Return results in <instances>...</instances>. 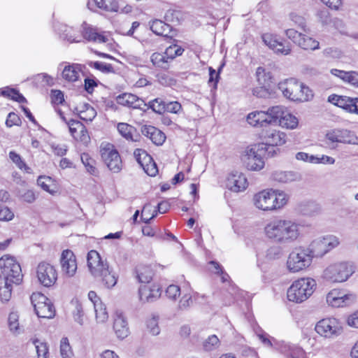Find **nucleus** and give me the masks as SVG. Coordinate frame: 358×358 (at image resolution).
<instances>
[{"label":"nucleus","mask_w":358,"mask_h":358,"mask_svg":"<svg viewBox=\"0 0 358 358\" xmlns=\"http://www.w3.org/2000/svg\"><path fill=\"white\" fill-rule=\"evenodd\" d=\"M355 300V296L345 294L339 290L333 289L327 295V302L332 307H341L349 305Z\"/></svg>","instance_id":"nucleus-16"},{"label":"nucleus","mask_w":358,"mask_h":358,"mask_svg":"<svg viewBox=\"0 0 358 358\" xmlns=\"http://www.w3.org/2000/svg\"><path fill=\"white\" fill-rule=\"evenodd\" d=\"M313 96V94L312 90L307 86L304 85L303 83H300V88H299V98L298 101H307L312 99Z\"/></svg>","instance_id":"nucleus-51"},{"label":"nucleus","mask_w":358,"mask_h":358,"mask_svg":"<svg viewBox=\"0 0 358 358\" xmlns=\"http://www.w3.org/2000/svg\"><path fill=\"white\" fill-rule=\"evenodd\" d=\"M117 101L119 104L135 109H142L145 110L147 103L142 99L133 94L124 93L117 97Z\"/></svg>","instance_id":"nucleus-20"},{"label":"nucleus","mask_w":358,"mask_h":358,"mask_svg":"<svg viewBox=\"0 0 358 358\" xmlns=\"http://www.w3.org/2000/svg\"><path fill=\"white\" fill-rule=\"evenodd\" d=\"M117 131L126 139L134 141L133 135L136 133V129L127 123L120 122L117 124Z\"/></svg>","instance_id":"nucleus-41"},{"label":"nucleus","mask_w":358,"mask_h":358,"mask_svg":"<svg viewBox=\"0 0 358 358\" xmlns=\"http://www.w3.org/2000/svg\"><path fill=\"white\" fill-rule=\"evenodd\" d=\"M36 275L40 283L45 287L52 286L57 279V273L55 267L45 262L38 265Z\"/></svg>","instance_id":"nucleus-15"},{"label":"nucleus","mask_w":358,"mask_h":358,"mask_svg":"<svg viewBox=\"0 0 358 358\" xmlns=\"http://www.w3.org/2000/svg\"><path fill=\"white\" fill-rule=\"evenodd\" d=\"M94 302V311L96 313V319L98 322H104L108 318V315L106 311V306L101 300H96Z\"/></svg>","instance_id":"nucleus-39"},{"label":"nucleus","mask_w":358,"mask_h":358,"mask_svg":"<svg viewBox=\"0 0 358 358\" xmlns=\"http://www.w3.org/2000/svg\"><path fill=\"white\" fill-rule=\"evenodd\" d=\"M355 272L352 264L340 263L329 266L324 271L325 278L334 282H343L347 280Z\"/></svg>","instance_id":"nucleus-12"},{"label":"nucleus","mask_w":358,"mask_h":358,"mask_svg":"<svg viewBox=\"0 0 358 358\" xmlns=\"http://www.w3.org/2000/svg\"><path fill=\"white\" fill-rule=\"evenodd\" d=\"M60 37L71 43H80L82 41V36L73 27L67 25H62L59 29Z\"/></svg>","instance_id":"nucleus-29"},{"label":"nucleus","mask_w":358,"mask_h":358,"mask_svg":"<svg viewBox=\"0 0 358 358\" xmlns=\"http://www.w3.org/2000/svg\"><path fill=\"white\" fill-rule=\"evenodd\" d=\"M298 123V119L285 110L278 124L283 128L294 129L296 128Z\"/></svg>","instance_id":"nucleus-35"},{"label":"nucleus","mask_w":358,"mask_h":358,"mask_svg":"<svg viewBox=\"0 0 358 358\" xmlns=\"http://www.w3.org/2000/svg\"><path fill=\"white\" fill-rule=\"evenodd\" d=\"M193 301L190 293L185 294L179 301L178 307L180 310H186L192 306Z\"/></svg>","instance_id":"nucleus-57"},{"label":"nucleus","mask_w":358,"mask_h":358,"mask_svg":"<svg viewBox=\"0 0 358 358\" xmlns=\"http://www.w3.org/2000/svg\"><path fill=\"white\" fill-rule=\"evenodd\" d=\"M87 266L91 274L99 279L107 289L113 288L117 282L118 276L110 269L107 262H104L96 250L87 254Z\"/></svg>","instance_id":"nucleus-3"},{"label":"nucleus","mask_w":358,"mask_h":358,"mask_svg":"<svg viewBox=\"0 0 358 358\" xmlns=\"http://www.w3.org/2000/svg\"><path fill=\"white\" fill-rule=\"evenodd\" d=\"M184 52V49L178 45H171L168 47L165 50V54L168 57L169 59L172 61L176 57L180 56Z\"/></svg>","instance_id":"nucleus-50"},{"label":"nucleus","mask_w":358,"mask_h":358,"mask_svg":"<svg viewBox=\"0 0 358 358\" xmlns=\"http://www.w3.org/2000/svg\"><path fill=\"white\" fill-rule=\"evenodd\" d=\"M289 199V196L285 192L271 188L255 194L253 196V203L259 210L273 211L283 208Z\"/></svg>","instance_id":"nucleus-4"},{"label":"nucleus","mask_w":358,"mask_h":358,"mask_svg":"<svg viewBox=\"0 0 358 358\" xmlns=\"http://www.w3.org/2000/svg\"><path fill=\"white\" fill-rule=\"evenodd\" d=\"M182 110V106L178 101L166 102L165 112L178 114Z\"/></svg>","instance_id":"nucleus-59"},{"label":"nucleus","mask_w":358,"mask_h":358,"mask_svg":"<svg viewBox=\"0 0 358 358\" xmlns=\"http://www.w3.org/2000/svg\"><path fill=\"white\" fill-rule=\"evenodd\" d=\"M59 352L62 358H72L73 357V350L66 337L62 338L60 341Z\"/></svg>","instance_id":"nucleus-44"},{"label":"nucleus","mask_w":358,"mask_h":358,"mask_svg":"<svg viewBox=\"0 0 358 358\" xmlns=\"http://www.w3.org/2000/svg\"><path fill=\"white\" fill-rule=\"evenodd\" d=\"M328 101L338 107L343 108L350 113H352V112H358L356 108V105L354 103V98L347 96L331 94L329 96Z\"/></svg>","instance_id":"nucleus-21"},{"label":"nucleus","mask_w":358,"mask_h":358,"mask_svg":"<svg viewBox=\"0 0 358 358\" xmlns=\"http://www.w3.org/2000/svg\"><path fill=\"white\" fill-rule=\"evenodd\" d=\"M264 232L271 241L285 246L293 244L299 239L301 226L291 220L277 218L266 223Z\"/></svg>","instance_id":"nucleus-1"},{"label":"nucleus","mask_w":358,"mask_h":358,"mask_svg":"<svg viewBox=\"0 0 358 358\" xmlns=\"http://www.w3.org/2000/svg\"><path fill=\"white\" fill-rule=\"evenodd\" d=\"M81 72V66L77 64H69L64 68L62 76L68 82H76Z\"/></svg>","instance_id":"nucleus-28"},{"label":"nucleus","mask_w":358,"mask_h":358,"mask_svg":"<svg viewBox=\"0 0 358 358\" xmlns=\"http://www.w3.org/2000/svg\"><path fill=\"white\" fill-rule=\"evenodd\" d=\"M31 301L38 317L51 319L55 315V309L51 301L40 292L33 293Z\"/></svg>","instance_id":"nucleus-9"},{"label":"nucleus","mask_w":358,"mask_h":358,"mask_svg":"<svg viewBox=\"0 0 358 358\" xmlns=\"http://www.w3.org/2000/svg\"><path fill=\"white\" fill-rule=\"evenodd\" d=\"M227 186L230 190L239 192L247 188L248 180L243 173L238 171H234L227 177Z\"/></svg>","instance_id":"nucleus-18"},{"label":"nucleus","mask_w":358,"mask_h":358,"mask_svg":"<svg viewBox=\"0 0 358 358\" xmlns=\"http://www.w3.org/2000/svg\"><path fill=\"white\" fill-rule=\"evenodd\" d=\"M285 110V108L282 106H275L268 108L267 110H266V115H268L269 124H278Z\"/></svg>","instance_id":"nucleus-30"},{"label":"nucleus","mask_w":358,"mask_h":358,"mask_svg":"<svg viewBox=\"0 0 358 358\" xmlns=\"http://www.w3.org/2000/svg\"><path fill=\"white\" fill-rule=\"evenodd\" d=\"M262 143L268 157H273L276 153L275 147L281 146L286 143V134L276 129H269L262 134Z\"/></svg>","instance_id":"nucleus-11"},{"label":"nucleus","mask_w":358,"mask_h":358,"mask_svg":"<svg viewBox=\"0 0 358 358\" xmlns=\"http://www.w3.org/2000/svg\"><path fill=\"white\" fill-rule=\"evenodd\" d=\"M93 2L98 8L106 11H118V3L116 0H93Z\"/></svg>","instance_id":"nucleus-42"},{"label":"nucleus","mask_w":358,"mask_h":358,"mask_svg":"<svg viewBox=\"0 0 358 358\" xmlns=\"http://www.w3.org/2000/svg\"><path fill=\"white\" fill-rule=\"evenodd\" d=\"M338 244V238L336 236L330 235L313 241L308 247L306 248L309 250L313 259L314 257L323 256L329 250L336 248Z\"/></svg>","instance_id":"nucleus-10"},{"label":"nucleus","mask_w":358,"mask_h":358,"mask_svg":"<svg viewBox=\"0 0 358 358\" xmlns=\"http://www.w3.org/2000/svg\"><path fill=\"white\" fill-rule=\"evenodd\" d=\"M166 104V102L164 101L162 99L157 98L150 101L145 108H151L155 113L162 114L165 112Z\"/></svg>","instance_id":"nucleus-45"},{"label":"nucleus","mask_w":358,"mask_h":358,"mask_svg":"<svg viewBox=\"0 0 358 358\" xmlns=\"http://www.w3.org/2000/svg\"><path fill=\"white\" fill-rule=\"evenodd\" d=\"M14 217L13 213L7 207L0 204V220L9 221Z\"/></svg>","instance_id":"nucleus-58"},{"label":"nucleus","mask_w":358,"mask_h":358,"mask_svg":"<svg viewBox=\"0 0 358 358\" xmlns=\"http://www.w3.org/2000/svg\"><path fill=\"white\" fill-rule=\"evenodd\" d=\"M166 294L170 299L176 300L180 294V289L178 285H171L166 288Z\"/></svg>","instance_id":"nucleus-56"},{"label":"nucleus","mask_w":358,"mask_h":358,"mask_svg":"<svg viewBox=\"0 0 358 358\" xmlns=\"http://www.w3.org/2000/svg\"><path fill=\"white\" fill-rule=\"evenodd\" d=\"M313 164H334L335 163V159L327 155H322L321 157L315 156V157H312Z\"/></svg>","instance_id":"nucleus-61"},{"label":"nucleus","mask_w":358,"mask_h":358,"mask_svg":"<svg viewBox=\"0 0 358 358\" xmlns=\"http://www.w3.org/2000/svg\"><path fill=\"white\" fill-rule=\"evenodd\" d=\"M150 29L158 36H169L171 31V27L159 20H155L150 24Z\"/></svg>","instance_id":"nucleus-31"},{"label":"nucleus","mask_w":358,"mask_h":358,"mask_svg":"<svg viewBox=\"0 0 358 358\" xmlns=\"http://www.w3.org/2000/svg\"><path fill=\"white\" fill-rule=\"evenodd\" d=\"M316 332L324 338H334L340 335L342 327L336 318H324L319 321L315 328Z\"/></svg>","instance_id":"nucleus-13"},{"label":"nucleus","mask_w":358,"mask_h":358,"mask_svg":"<svg viewBox=\"0 0 358 358\" xmlns=\"http://www.w3.org/2000/svg\"><path fill=\"white\" fill-rule=\"evenodd\" d=\"M257 82L260 85L269 86L271 76L270 73H266L263 67H258L256 71Z\"/></svg>","instance_id":"nucleus-46"},{"label":"nucleus","mask_w":358,"mask_h":358,"mask_svg":"<svg viewBox=\"0 0 358 358\" xmlns=\"http://www.w3.org/2000/svg\"><path fill=\"white\" fill-rule=\"evenodd\" d=\"M162 290L158 285H143L139 288V297L143 302H153L161 296Z\"/></svg>","instance_id":"nucleus-22"},{"label":"nucleus","mask_w":358,"mask_h":358,"mask_svg":"<svg viewBox=\"0 0 358 358\" xmlns=\"http://www.w3.org/2000/svg\"><path fill=\"white\" fill-rule=\"evenodd\" d=\"M69 131L73 138L76 137L80 130L84 129V125L78 120L71 119L67 122Z\"/></svg>","instance_id":"nucleus-52"},{"label":"nucleus","mask_w":358,"mask_h":358,"mask_svg":"<svg viewBox=\"0 0 358 358\" xmlns=\"http://www.w3.org/2000/svg\"><path fill=\"white\" fill-rule=\"evenodd\" d=\"M90 67L94 68L103 73H114L115 70L110 64H107L102 62H88Z\"/></svg>","instance_id":"nucleus-47"},{"label":"nucleus","mask_w":358,"mask_h":358,"mask_svg":"<svg viewBox=\"0 0 358 358\" xmlns=\"http://www.w3.org/2000/svg\"><path fill=\"white\" fill-rule=\"evenodd\" d=\"M9 158L16 164V166L21 170H24L26 172L29 173L30 168L22 159L21 157L14 151L9 152Z\"/></svg>","instance_id":"nucleus-48"},{"label":"nucleus","mask_w":358,"mask_h":358,"mask_svg":"<svg viewBox=\"0 0 358 358\" xmlns=\"http://www.w3.org/2000/svg\"><path fill=\"white\" fill-rule=\"evenodd\" d=\"M37 184L44 191L55 194L57 192V187L54 180L49 176H41L37 179Z\"/></svg>","instance_id":"nucleus-33"},{"label":"nucleus","mask_w":358,"mask_h":358,"mask_svg":"<svg viewBox=\"0 0 358 358\" xmlns=\"http://www.w3.org/2000/svg\"><path fill=\"white\" fill-rule=\"evenodd\" d=\"M327 143L335 148L336 143H343L358 145V136L355 131L342 128H336L328 131L325 134Z\"/></svg>","instance_id":"nucleus-8"},{"label":"nucleus","mask_w":358,"mask_h":358,"mask_svg":"<svg viewBox=\"0 0 358 358\" xmlns=\"http://www.w3.org/2000/svg\"><path fill=\"white\" fill-rule=\"evenodd\" d=\"M36 350L37 358H48L49 354V347L47 343L41 342L38 338L32 340Z\"/></svg>","instance_id":"nucleus-43"},{"label":"nucleus","mask_w":358,"mask_h":358,"mask_svg":"<svg viewBox=\"0 0 358 358\" xmlns=\"http://www.w3.org/2000/svg\"><path fill=\"white\" fill-rule=\"evenodd\" d=\"M319 42L311 37L307 36L306 35H302L298 45L304 49V50H315L319 48Z\"/></svg>","instance_id":"nucleus-40"},{"label":"nucleus","mask_w":358,"mask_h":358,"mask_svg":"<svg viewBox=\"0 0 358 358\" xmlns=\"http://www.w3.org/2000/svg\"><path fill=\"white\" fill-rule=\"evenodd\" d=\"M152 64L158 68L166 69L169 68V64L170 60L168 57L164 52L163 54L159 52H154L150 57Z\"/></svg>","instance_id":"nucleus-36"},{"label":"nucleus","mask_w":358,"mask_h":358,"mask_svg":"<svg viewBox=\"0 0 358 358\" xmlns=\"http://www.w3.org/2000/svg\"><path fill=\"white\" fill-rule=\"evenodd\" d=\"M80 119L87 121H92L96 115V111L88 103H83L76 108Z\"/></svg>","instance_id":"nucleus-32"},{"label":"nucleus","mask_w":358,"mask_h":358,"mask_svg":"<svg viewBox=\"0 0 358 358\" xmlns=\"http://www.w3.org/2000/svg\"><path fill=\"white\" fill-rule=\"evenodd\" d=\"M268 86L261 85L253 89L252 94L258 98L267 99L271 96V92L268 89Z\"/></svg>","instance_id":"nucleus-55"},{"label":"nucleus","mask_w":358,"mask_h":358,"mask_svg":"<svg viewBox=\"0 0 358 358\" xmlns=\"http://www.w3.org/2000/svg\"><path fill=\"white\" fill-rule=\"evenodd\" d=\"M300 83L294 78L285 80L278 84V89L285 97L292 100L298 101L299 98Z\"/></svg>","instance_id":"nucleus-17"},{"label":"nucleus","mask_w":358,"mask_h":358,"mask_svg":"<svg viewBox=\"0 0 358 358\" xmlns=\"http://www.w3.org/2000/svg\"><path fill=\"white\" fill-rule=\"evenodd\" d=\"M19 315L17 313L12 312L8 316V326L10 331L13 334L20 333V327L18 322Z\"/></svg>","instance_id":"nucleus-49"},{"label":"nucleus","mask_w":358,"mask_h":358,"mask_svg":"<svg viewBox=\"0 0 358 358\" xmlns=\"http://www.w3.org/2000/svg\"><path fill=\"white\" fill-rule=\"evenodd\" d=\"M0 300L7 303L11 299L14 287L22 282L23 274L20 264L8 255L0 258Z\"/></svg>","instance_id":"nucleus-2"},{"label":"nucleus","mask_w":358,"mask_h":358,"mask_svg":"<svg viewBox=\"0 0 358 358\" xmlns=\"http://www.w3.org/2000/svg\"><path fill=\"white\" fill-rule=\"evenodd\" d=\"M142 155H144V159H148V164H146L145 165L143 164V163L141 161V154L138 153V155L139 156L137 158V160L139 164L143 166V169L145 170V173L150 176H155L156 174L158 172V169L157 167L156 164L152 161V158L150 155H148L145 151H142Z\"/></svg>","instance_id":"nucleus-34"},{"label":"nucleus","mask_w":358,"mask_h":358,"mask_svg":"<svg viewBox=\"0 0 358 358\" xmlns=\"http://www.w3.org/2000/svg\"><path fill=\"white\" fill-rule=\"evenodd\" d=\"M113 329L117 337L120 339H124L128 336L129 333L128 324L122 313L117 312L115 313Z\"/></svg>","instance_id":"nucleus-26"},{"label":"nucleus","mask_w":358,"mask_h":358,"mask_svg":"<svg viewBox=\"0 0 358 358\" xmlns=\"http://www.w3.org/2000/svg\"><path fill=\"white\" fill-rule=\"evenodd\" d=\"M80 32V34L82 36V40L85 39L88 41H93L96 43H106L108 40L104 35L97 32L96 29L93 28L85 22L81 25Z\"/></svg>","instance_id":"nucleus-23"},{"label":"nucleus","mask_w":358,"mask_h":358,"mask_svg":"<svg viewBox=\"0 0 358 358\" xmlns=\"http://www.w3.org/2000/svg\"><path fill=\"white\" fill-rule=\"evenodd\" d=\"M312 261L310 252L306 248H295L288 255L287 268L291 273H297L308 268Z\"/></svg>","instance_id":"nucleus-6"},{"label":"nucleus","mask_w":358,"mask_h":358,"mask_svg":"<svg viewBox=\"0 0 358 358\" xmlns=\"http://www.w3.org/2000/svg\"><path fill=\"white\" fill-rule=\"evenodd\" d=\"M279 45H275L273 50H274L277 53H280L284 55H287L291 52V46L289 44H284L281 42L278 41Z\"/></svg>","instance_id":"nucleus-63"},{"label":"nucleus","mask_w":358,"mask_h":358,"mask_svg":"<svg viewBox=\"0 0 358 358\" xmlns=\"http://www.w3.org/2000/svg\"><path fill=\"white\" fill-rule=\"evenodd\" d=\"M62 271L69 277H72L77 270V263L73 252L70 250H65L61 255Z\"/></svg>","instance_id":"nucleus-19"},{"label":"nucleus","mask_w":358,"mask_h":358,"mask_svg":"<svg viewBox=\"0 0 358 358\" xmlns=\"http://www.w3.org/2000/svg\"><path fill=\"white\" fill-rule=\"evenodd\" d=\"M268 115L264 110H255L250 113L246 117L247 122L253 127L262 128L269 124Z\"/></svg>","instance_id":"nucleus-25"},{"label":"nucleus","mask_w":358,"mask_h":358,"mask_svg":"<svg viewBox=\"0 0 358 358\" xmlns=\"http://www.w3.org/2000/svg\"><path fill=\"white\" fill-rule=\"evenodd\" d=\"M265 148L264 144H255L245 149L243 161L248 170L260 171L264 168L263 156L266 153Z\"/></svg>","instance_id":"nucleus-7"},{"label":"nucleus","mask_w":358,"mask_h":358,"mask_svg":"<svg viewBox=\"0 0 358 358\" xmlns=\"http://www.w3.org/2000/svg\"><path fill=\"white\" fill-rule=\"evenodd\" d=\"M153 276V271L150 266H140L137 268V278L139 282L149 283Z\"/></svg>","instance_id":"nucleus-37"},{"label":"nucleus","mask_w":358,"mask_h":358,"mask_svg":"<svg viewBox=\"0 0 358 358\" xmlns=\"http://www.w3.org/2000/svg\"><path fill=\"white\" fill-rule=\"evenodd\" d=\"M81 161L86 167L87 171L92 174H94L96 168L94 167V161L89 155L83 153L81 155Z\"/></svg>","instance_id":"nucleus-53"},{"label":"nucleus","mask_w":358,"mask_h":358,"mask_svg":"<svg viewBox=\"0 0 358 358\" xmlns=\"http://www.w3.org/2000/svg\"><path fill=\"white\" fill-rule=\"evenodd\" d=\"M141 133L157 145H162L166 140L165 134L161 130L153 126H143Z\"/></svg>","instance_id":"nucleus-24"},{"label":"nucleus","mask_w":358,"mask_h":358,"mask_svg":"<svg viewBox=\"0 0 358 358\" xmlns=\"http://www.w3.org/2000/svg\"><path fill=\"white\" fill-rule=\"evenodd\" d=\"M348 325L352 328H358V310L348 316L346 319Z\"/></svg>","instance_id":"nucleus-64"},{"label":"nucleus","mask_w":358,"mask_h":358,"mask_svg":"<svg viewBox=\"0 0 358 358\" xmlns=\"http://www.w3.org/2000/svg\"><path fill=\"white\" fill-rule=\"evenodd\" d=\"M316 282L311 278H302L295 280L287 290V299L290 301L301 303L313 293Z\"/></svg>","instance_id":"nucleus-5"},{"label":"nucleus","mask_w":358,"mask_h":358,"mask_svg":"<svg viewBox=\"0 0 358 358\" xmlns=\"http://www.w3.org/2000/svg\"><path fill=\"white\" fill-rule=\"evenodd\" d=\"M285 34L290 40L297 45L303 35L294 29H288L285 30Z\"/></svg>","instance_id":"nucleus-62"},{"label":"nucleus","mask_w":358,"mask_h":358,"mask_svg":"<svg viewBox=\"0 0 358 358\" xmlns=\"http://www.w3.org/2000/svg\"><path fill=\"white\" fill-rule=\"evenodd\" d=\"M271 179L278 182L287 183L301 180V175L295 171H275L271 173Z\"/></svg>","instance_id":"nucleus-27"},{"label":"nucleus","mask_w":358,"mask_h":358,"mask_svg":"<svg viewBox=\"0 0 358 358\" xmlns=\"http://www.w3.org/2000/svg\"><path fill=\"white\" fill-rule=\"evenodd\" d=\"M263 42L266 45L269 47L273 50L275 45H278V41L275 39V38L271 34L266 33L264 34L262 36Z\"/></svg>","instance_id":"nucleus-60"},{"label":"nucleus","mask_w":358,"mask_h":358,"mask_svg":"<svg viewBox=\"0 0 358 358\" xmlns=\"http://www.w3.org/2000/svg\"><path fill=\"white\" fill-rule=\"evenodd\" d=\"M101 158L108 168L114 173L122 169V160L118 152L111 144H106L101 149Z\"/></svg>","instance_id":"nucleus-14"},{"label":"nucleus","mask_w":358,"mask_h":358,"mask_svg":"<svg viewBox=\"0 0 358 358\" xmlns=\"http://www.w3.org/2000/svg\"><path fill=\"white\" fill-rule=\"evenodd\" d=\"M221 345L220 341L216 335L209 336L203 342V350L206 352H212L217 350Z\"/></svg>","instance_id":"nucleus-38"},{"label":"nucleus","mask_w":358,"mask_h":358,"mask_svg":"<svg viewBox=\"0 0 358 358\" xmlns=\"http://www.w3.org/2000/svg\"><path fill=\"white\" fill-rule=\"evenodd\" d=\"M147 327L152 335H158L160 333L158 325V317L152 316L151 318L148 319L147 321Z\"/></svg>","instance_id":"nucleus-54"}]
</instances>
